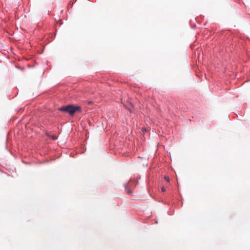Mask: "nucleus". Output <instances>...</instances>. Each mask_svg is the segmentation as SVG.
<instances>
[{
    "label": "nucleus",
    "instance_id": "f257e3e1",
    "mask_svg": "<svg viewBox=\"0 0 250 250\" xmlns=\"http://www.w3.org/2000/svg\"><path fill=\"white\" fill-rule=\"evenodd\" d=\"M59 110L68 113L70 115H73L76 111H80L81 107L79 106L68 105L60 108Z\"/></svg>",
    "mask_w": 250,
    "mask_h": 250
},
{
    "label": "nucleus",
    "instance_id": "f03ea898",
    "mask_svg": "<svg viewBox=\"0 0 250 250\" xmlns=\"http://www.w3.org/2000/svg\"><path fill=\"white\" fill-rule=\"evenodd\" d=\"M165 179L167 181V182H169V178L167 176H165Z\"/></svg>",
    "mask_w": 250,
    "mask_h": 250
},
{
    "label": "nucleus",
    "instance_id": "7ed1b4c3",
    "mask_svg": "<svg viewBox=\"0 0 250 250\" xmlns=\"http://www.w3.org/2000/svg\"><path fill=\"white\" fill-rule=\"evenodd\" d=\"M51 138H52L53 140H56L57 139V137L55 136H52Z\"/></svg>",
    "mask_w": 250,
    "mask_h": 250
},
{
    "label": "nucleus",
    "instance_id": "20e7f679",
    "mask_svg": "<svg viewBox=\"0 0 250 250\" xmlns=\"http://www.w3.org/2000/svg\"><path fill=\"white\" fill-rule=\"evenodd\" d=\"M161 190H162V191L164 192L166 190H165V188L164 187H162V188H161Z\"/></svg>",
    "mask_w": 250,
    "mask_h": 250
},
{
    "label": "nucleus",
    "instance_id": "39448f33",
    "mask_svg": "<svg viewBox=\"0 0 250 250\" xmlns=\"http://www.w3.org/2000/svg\"><path fill=\"white\" fill-rule=\"evenodd\" d=\"M142 131L144 133V132H145V131H146V129H143Z\"/></svg>",
    "mask_w": 250,
    "mask_h": 250
}]
</instances>
